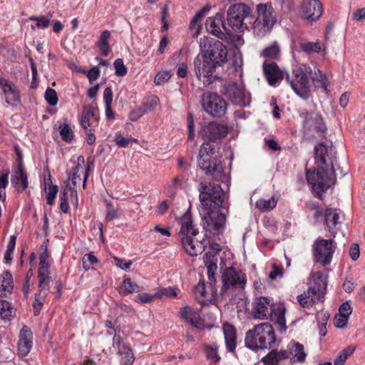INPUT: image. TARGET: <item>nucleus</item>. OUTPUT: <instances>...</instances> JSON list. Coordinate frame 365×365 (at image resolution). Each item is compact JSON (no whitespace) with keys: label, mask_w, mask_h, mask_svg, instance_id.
I'll return each mask as SVG.
<instances>
[{"label":"nucleus","mask_w":365,"mask_h":365,"mask_svg":"<svg viewBox=\"0 0 365 365\" xmlns=\"http://www.w3.org/2000/svg\"><path fill=\"white\" fill-rule=\"evenodd\" d=\"M314 151L317 171L307 170V180L317 195H320L335 182L336 151L331 143H319L315 146Z\"/></svg>","instance_id":"nucleus-1"},{"label":"nucleus","mask_w":365,"mask_h":365,"mask_svg":"<svg viewBox=\"0 0 365 365\" xmlns=\"http://www.w3.org/2000/svg\"><path fill=\"white\" fill-rule=\"evenodd\" d=\"M179 222L181 225L179 236L185 252L192 257L201 254L205 247L204 236L200 235L195 228L190 213L185 212L179 219Z\"/></svg>","instance_id":"nucleus-2"},{"label":"nucleus","mask_w":365,"mask_h":365,"mask_svg":"<svg viewBox=\"0 0 365 365\" xmlns=\"http://www.w3.org/2000/svg\"><path fill=\"white\" fill-rule=\"evenodd\" d=\"M275 341L272 326L269 323H261L247 331L245 344L250 349L257 351L271 348Z\"/></svg>","instance_id":"nucleus-3"},{"label":"nucleus","mask_w":365,"mask_h":365,"mask_svg":"<svg viewBox=\"0 0 365 365\" xmlns=\"http://www.w3.org/2000/svg\"><path fill=\"white\" fill-rule=\"evenodd\" d=\"M327 286V275L322 272H313L311 274L309 288L307 292L297 296V301L302 307H312L315 303L324 298Z\"/></svg>","instance_id":"nucleus-4"},{"label":"nucleus","mask_w":365,"mask_h":365,"mask_svg":"<svg viewBox=\"0 0 365 365\" xmlns=\"http://www.w3.org/2000/svg\"><path fill=\"white\" fill-rule=\"evenodd\" d=\"M198 165L216 180H224L225 174L221 160L217 158L214 148L210 143H203L199 152Z\"/></svg>","instance_id":"nucleus-5"},{"label":"nucleus","mask_w":365,"mask_h":365,"mask_svg":"<svg viewBox=\"0 0 365 365\" xmlns=\"http://www.w3.org/2000/svg\"><path fill=\"white\" fill-rule=\"evenodd\" d=\"M257 17L252 24L253 35L262 38L269 34L277 22V16L271 3L257 6Z\"/></svg>","instance_id":"nucleus-6"},{"label":"nucleus","mask_w":365,"mask_h":365,"mask_svg":"<svg viewBox=\"0 0 365 365\" xmlns=\"http://www.w3.org/2000/svg\"><path fill=\"white\" fill-rule=\"evenodd\" d=\"M200 56L212 62L215 66H222L227 61V49L221 41L205 36L200 39Z\"/></svg>","instance_id":"nucleus-7"},{"label":"nucleus","mask_w":365,"mask_h":365,"mask_svg":"<svg viewBox=\"0 0 365 365\" xmlns=\"http://www.w3.org/2000/svg\"><path fill=\"white\" fill-rule=\"evenodd\" d=\"M252 9L245 4L238 3L231 5L227 11V21L235 31L243 32L248 29L245 19L251 16Z\"/></svg>","instance_id":"nucleus-8"},{"label":"nucleus","mask_w":365,"mask_h":365,"mask_svg":"<svg viewBox=\"0 0 365 365\" xmlns=\"http://www.w3.org/2000/svg\"><path fill=\"white\" fill-rule=\"evenodd\" d=\"M307 74L305 68L296 67L292 70V75L286 76L287 81L295 93L304 99H307L310 96V85Z\"/></svg>","instance_id":"nucleus-9"},{"label":"nucleus","mask_w":365,"mask_h":365,"mask_svg":"<svg viewBox=\"0 0 365 365\" xmlns=\"http://www.w3.org/2000/svg\"><path fill=\"white\" fill-rule=\"evenodd\" d=\"M193 65L194 72L204 87L209 86L219 78L218 75L215 73L217 67L200 55L194 59Z\"/></svg>","instance_id":"nucleus-10"},{"label":"nucleus","mask_w":365,"mask_h":365,"mask_svg":"<svg viewBox=\"0 0 365 365\" xmlns=\"http://www.w3.org/2000/svg\"><path fill=\"white\" fill-rule=\"evenodd\" d=\"M336 244L332 240L318 238L313 245L314 259L322 266L329 265L333 258Z\"/></svg>","instance_id":"nucleus-11"},{"label":"nucleus","mask_w":365,"mask_h":365,"mask_svg":"<svg viewBox=\"0 0 365 365\" xmlns=\"http://www.w3.org/2000/svg\"><path fill=\"white\" fill-rule=\"evenodd\" d=\"M300 117L303 119L304 133L309 137L324 136L327 130L322 116L317 113L302 110Z\"/></svg>","instance_id":"nucleus-12"},{"label":"nucleus","mask_w":365,"mask_h":365,"mask_svg":"<svg viewBox=\"0 0 365 365\" xmlns=\"http://www.w3.org/2000/svg\"><path fill=\"white\" fill-rule=\"evenodd\" d=\"M202 106L210 115L220 118L227 112V103L217 93H207L202 96Z\"/></svg>","instance_id":"nucleus-13"},{"label":"nucleus","mask_w":365,"mask_h":365,"mask_svg":"<svg viewBox=\"0 0 365 365\" xmlns=\"http://www.w3.org/2000/svg\"><path fill=\"white\" fill-rule=\"evenodd\" d=\"M222 286L221 291L226 292L238 289H243L247 282L246 274L240 269L230 267L222 274Z\"/></svg>","instance_id":"nucleus-14"},{"label":"nucleus","mask_w":365,"mask_h":365,"mask_svg":"<svg viewBox=\"0 0 365 365\" xmlns=\"http://www.w3.org/2000/svg\"><path fill=\"white\" fill-rule=\"evenodd\" d=\"M224 192L219 185L201 183L199 198L204 206H221L224 201Z\"/></svg>","instance_id":"nucleus-15"},{"label":"nucleus","mask_w":365,"mask_h":365,"mask_svg":"<svg viewBox=\"0 0 365 365\" xmlns=\"http://www.w3.org/2000/svg\"><path fill=\"white\" fill-rule=\"evenodd\" d=\"M299 9L303 19L313 22L321 17L323 4L320 0H302Z\"/></svg>","instance_id":"nucleus-16"},{"label":"nucleus","mask_w":365,"mask_h":365,"mask_svg":"<svg viewBox=\"0 0 365 365\" xmlns=\"http://www.w3.org/2000/svg\"><path fill=\"white\" fill-rule=\"evenodd\" d=\"M224 94L235 105L245 107L250 104L248 94L241 85L231 83L226 86Z\"/></svg>","instance_id":"nucleus-17"},{"label":"nucleus","mask_w":365,"mask_h":365,"mask_svg":"<svg viewBox=\"0 0 365 365\" xmlns=\"http://www.w3.org/2000/svg\"><path fill=\"white\" fill-rule=\"evenodd\" d=\"M227 131L226 125L212 121L201 127L199 135L205 139L215 141L225 137Z\"/></svg>","instance_id":"nucleus-18"},{"label":"nucleus","mask_w":365,"mask_h":365,"mask_svg":"<svg viewBox=\"0 0 365 365\" xmlns=\"http://www.w3.org/2000/svg\"><path fill=\"white\" fill-rule=\"evenodd\" d=\"M204 228L212 232L219 234L224 230L226 217L224 214L216 211H208L204 216Z\"/></svg>","instance_id":"nucleus-19"},{"label":"nucleus","mask_w":365,"mask_h":365,"mask_svg":"<svg viewBox=\"0 0 365 365\" xmlns=\"http://www.w3.org/2000/svg\"><path fill=\"white\" fill-rule=\"evenodd\" d=\"M273 301L269 297H260L256 298L253 306V315L255 318L264 319L272 315L274 311Z\"/></svg>","instance_id":"nucleus-20"},{"label":"nucleus","mask_w":365,"mask_h":365,"mask_svg":"<svg viewBox=\"0 0 365 365\" xmlns=\"http://www.w3.org/2000/svg\"><path fill=\"white\" fill-rule=\"evenodd\" d=\"M213 282L205 283L199 282L194 288V294L196 299L202 304L211 302L215 297V289Z\"/></svg>","instance_id":"nucleus-21"},{"label":"nucleus","mask_w":365,"mask_h":365,"mask_svg":"<svg viewBox=\"0 0 365 365\" xmlns=\"http://www.w3.org/2000/svg\"><path fill=\"white\" fill-rule=\"evenodd\" d=\"M0 87L4 95L5 101L11 106H17L21 102L18 88L15 84L6 78H0Z\"/></svg>","instance_id":"nucleus-22"},{"label":"nucleus","mask_w":365,"mask_h":365,"mask_svg":"<svg viewBox=\"0 0 365 365\" xmlns=\"http://www.w3.org/2000/svg\"><path fill=\"white\" fill-rule=\"evenodd\" d=\"M33 346V334L30 328L24 326L20 330L17 343V351L20 356H27Z\"/></svg>","instance_id":"nucleus-23"},{"label":"nucleus","mask_w":365,"mask_h":365,"mask_svg":"<svg viewBox=\"0 0 365 365\" xmlns=\"http://www.w3.org/2000/svg\"><path fill=\"white\" fill-rule=\"evenodd\" d=\"M205 26L208 32L220 39L227 38L226 28L223 24V16L217 13L215 16L209 17L206 20Z\"/></svg>","instance_id":"nucleus-24"},{"label":"nucleus","mask_w":365,"mask_h":365,"mask_svg":"<svg viewBox=\"0 0 365 365\" xmlns=\"http://www.w3.org/2000/svg\"><path fill=\"white\" fill-rule=\"evenodd\" d=\"M304 66L305 67L306 72L310 76L314 86L326 92L327 90V76L313 63L309 66L304 65Z\"/></svg>","instance_id":"nucleus-25"},{"label":"nucleus","mask_w":365,"mask_h":365,"mask_svg":"<svg viewBox=\"0 0 365 365\" xmlns=\"http://www.w3.org/2000/svg\"><path fill=\"white\" fill-rule=\"evenodd\" d=\"M98 118L99 110L92 106H86L83 108L80 123L81 126L87 130L93 125V123H97Z\"/></svg>","instance_id":"nucleus-26"},{"label":"nucleus","mask_w":365,"mask_h":365,"mask_svg":"<svg viewBox=\"0 0 365 365\" xmlns=\"http://www.w3.org/2000/svg\"><path fill=\"white\" fill-rule=\"evenodd\" d=\"M263 71L267 80L271 86L275 85L276 83L283 79L284 73L275 63L264 62Z\"/></svg>","instance_id":"nucleus-27"},{"label":"nucleus","mask_w":365,"mask_h":365,"mask_svg":"<svg viewBox=\"0 0 365 365\" xmlns=\"http://www.w3.org/2000/svg\"><path fill=\"white\" fill-rule=\"evenodd\" d=\"M289 359L292 363H302L305 361L307 354L304 346L299 342L291 341L287 345Z\"/></svg>","instance_id":"nucleus-28"},{"label":"nucleus","mask_w":365,"mask_h":365,"mask_svg":"<svg viewBox=\"0 0 365 365\" xmlns=\"http://www.w3.org/2000/svg\"><path fill=\"white\" fill-rule=\"evenodd\" d=\"M325 222L329 232L333 235L337 232L338 225L340 224L339 210L333 208H327L324 212Z\"/></svg>","instance_id":"nucleus-29"},{"label":"nucleus","mask_w":365,"mask_h":365,"mask_svg":"<svg viewBox=\"0 0 365 365\" xmlns=\"http://www.w3.org/2000/svg\"><path fill=\"white\" fill-rule=\"evenodd\" d=\"M287 359H289V353L287 350L273 349L262 359V361L264 365H279L282 361Z\"/></svg>","instance_id":"nucleus-30"},{"label":"nucleus","mask_w":365,"mask_h":365,"mask_svg":"<svg viewBox=\"0 0 365 365\" xmlns=\"http://www.w3.org/2000/svg\"><path fill=\"white\" fill-rule=\"evenodd\" d=\"M50 264L48 261H40L38 269V287L49 289L50 273L48 269Z\"/></svg>","instance_id":"nucleus-31"},{"label":"nucleus","mask_w":365,"mask_h":365,"mask_svg":"<svg viewBox=\"0 0 365 365\" xmlns=\"http://www.w3.org/2000/svg\"><path fill=\"white\" fill-rule=\"evenodd\" d=\"M180 317L193 327H199L202 324L199 312L190 307L181 309Z\"/></svg>","instance_id":"nucleus-32"},{"label":"nucleus","mask_w":365,"mask_h":365,"mask_svg":"<svg viewBox=\"0 0 365 365\" xmlns=\"http://www.w3.org/2000/svg\"><path fill=\"white\" fill-rule=\"evenodd\" d=\"M223 332L227 349L231 352L234 351L237 344V336L235 327L230 324H224Z\"/></svg>","instance_id":"nucleus-33"},{"label":"nucleus","mask_w":365,"mask_h":365,"mask_svg":"<svg viewBox=\"0 0 365 365\" xmlns=\"http://www.w3.org/2000/svg\"><path fill=\"white\" fill-rule=\"evenodd\" d=\"M13 277L9 272H4L1 277L0 296H6L13 290Z\"/></svg>","instance_id":"nucleus-34"},{"label":"nucleus","mask_w":365,"mask_h":365,"mask_svg":"<svg viewBox=\"0 0 365 365\" xmlns=\"http://www.w3.org/2000/svg\"><path fill=\"white\" fill-rule=\"evenodd\" d=\"M49 289L38 287V291L35 295L33 303L34 313L35 316L38 315L45 301L47 292Z\"/></svg>","instance_id":"nucleus-35"},{"label":"nucleus","mask_w":365,"mask_h":365,"mask_svg":"<svg viewBox=\"0 0 365 365\" xmlns=\"http://www.w3.org/2000/svg\"><path fill=\"white\" fill-rule=\"evenodd\" d=\"M110 37V32L108 30H105L101 33L98 41L97 43V46L100 51L105 56H107L110 51V46L108 43V40Z\"/></svg>","instance_id":"nucleus-36"},{"label":"nucleus","mask_w":365,"mask_h":365,"mask_svg":"<svg viewBox=\"0 0 365 365\" xmlns=\"http://www.w3.org/2000/svg\"><path fill=\"white\" fill-rule=\"evenodd\" d=\"M285 309L284 307H278L274 309L272 313V319L275 320L277 324L279 326L280 331H284L286 329V320L284 317Z\"/></svg>","instance_id":"nucleus-37"},{"label":"nucleus","mask_w":365,"mask_h":365,"mask_svg":"<svg viewBox=\"0 0 365 365\" xmlns=\"http://www.w3.org/2000/svg\"><path fill=\"white\" fill-rule=\"evenodd\" d=\"M278 197L273 195L269 199H259L256 202V207L262 212H267L274 209L277 203Z\"/></svg>","instance_id":"nucleus-38"},{"label":"nucleus","mask_w":365,"mask_h":365,"mask_svg":"<svg viewBox=\"0 0 365 365\" xmlns=\"http://www.w3.org/2000/svg\"><path fill=\"white\" fill-rule=\"evenodd\" d=\"M140 291V287L133 282L130 278L125 279L119 287V292L128 294Z\"/></svg>","instance_id":"nucleus-39"},{"label":"nucleus","mask_w":365,"mask_h":365,"mask_svg":"<svg viewBox=\"0 0 365 365\" xmlns=\"http://www.w3.org/2000/svg\"><path fill=\"white\" fill-rule=\"evenodd\" d=\"M185 182V178L182 175L175 177L171 181V183L167 187V192L169 197H174L178 190L182 187Z\"/></svg>","instance_id":"nucleus-40"},{"label":"nucleus","mask_w":365,"mask_h":365,"mask_svg":"<svg viewBox=\"0 0 365 365\" xmlns=\"http://www.w3.org/2000/svg\"><path fill=\"white\" fill-rule=\"evenodd\" d=\"M117 354L121 356L120 361L123 365H132L135 361L134 354L129 346H124L120 353H118Z\"/></svg>","instance_id":"nucleus-41"},{"label":"nucleus","mask_w":365,"mask_h":365,"mask_svg":"<svg viewBox=\"0 0 365 365\" xmlns=\"http://www.w3.org/2000/svg\"><path fill=\"white\" fill-rule=\"evenodd\" d=\"M14 315L13 307L6 300H0V316L4 319H10Z\"/></svg>","instance_id":"nucleus-42"},{"label":"nucleus","mask_w":365,"mask_h":365,"mask_svg":"<svg viewBox=\"0 0 365 365\" xmlns=\"http://www.w3.org/2000/svg\"><path fill=\"white\" fill-rule=\"evenodd\" d=\"M280 50L279 46L274 43L267 48H265L262 52V56L264 58L277 59L279 56Z\"/></svg>","instance_id":"nucleus-43"},{"label":"nucleus","mask_w":365,"mask_h":365,"mask_svg":"<svg viewBox=\"0 0 365 365\" xmlns=\"http://www.w3.org/2000/svg\"><path fill=\"white\" fill-rule=\"evenodd\" d=\"M299 47L306 53H319L322 50L319 42H303L300 43Z\"/></svg>","instance_id":"nucleus-44"},{"label":"nucleus","mask_w":365,"mask_h":365,"mask_svg":"<svg viewBox=\"0 0 365 365\" xmlns=\"http://www.w3.org/2000/svg\"><path fill=\"white\" fill-rule=\"evenodd\" d=\"M205 352L208 359L217 362L220 359L217 346L215 344L205 346Z\"/></svg>","instance_id":"nucleus-45"},{"label":"nucleus","mask_w":365,"mask_h":365,"mask_svg":"<svg viewBox=\"0 0 365 365\" xmlns=\"http://www.w3.org/2000/svg\"><path fill=\"white\" fill-rule=\"evenodd\" d=\"M15 180L21 181V190H24L28 187L27 175L24 172L21 162L19 163L15 175Z\"/></svg>","instance_id":"nucleus-46"},{"label":"nucleus","mask_w":365,"mask_h":365,"mask_svg":"<svg viewBox=\"0 0 365 365\" xmlns=\"http://www.w3.org/2000/svg\"><path fill=\"white\" fill-rule=\"evenodd\" d=\"M45 190L46 193L47 203L52 205L54 203V200L58 190V186L50 185L47 187V183L45 182Z\"/></svg>","instance_id":"nucleus-47"},{"label":"nucleus","mask_w":365,"mask_h":365,"mask_svg":"<svg viewBox=\"0 0 365 365\" xmlns=\"http://www.w3.org/2000/svg\"><path fill=\"white\" fill-rule=\"evenodd\" d=\"M51 17H52L51 13H48V15H46V16H39V19H38V21H37L36 26H31V29L34 30L35 28L41 29H46L50 24Z\"/></svg>","instance_id":"nucleus-48"},{"label":"nucleus","mask_w":365,"mask_h":365,"mask_svg":"<svg viewBox=\"0 0 365 365\" xmlns=\"http://www.w3.org/2000/svg\"><path fill=\"white\" fill-rule=\"evenodd\" d=\"M46 102L51 106H54L58 103V96L56 91L53 88H48L44 94Z\"/></svg>","instance_id":"nucleus-49"},{"label":"nucleus","mask_w":365,"mask_h":365,"mask_svg":"<svg viewBox=\"0 0 365 365\" xmlns=\"http://www.w3.org/2000/svg\"><path fill=\"white\" fill-rule=\"evenodd\" d=\"M159 103V98L155 96L149 97L142 107L146 113L153 110Z\"/></svg>","instance_id":"nucleus-50"},{"label":"nucleus","mask_w":365,"mask_h":365,"mask_svg":"<svg viewBox=\"0 0 365 365\" xmlns=\"http://www.w3.org/2000/svg\"><path fill=\"white\" fill-rule=\"evenodd\" d=\"M120 217V212L118 208H115L112 203H107L106 220L111 221Z\"/></svg>","instance_id":"nucleus-51"},{"label":"nucleus","mask_w":365,"mask_h":365,"mask_svg":"<svg viewBox=\"0 0 365 365\" xmlns=\"http://www.w3.org/2000/svg\"><path fill=\"white\" fill-rule=\"evenodd\" d=\"M83 267L86 271L90 269L91 266L98 263L97 257L91 253L86 254L82 259Z\"/></svg>","instance_id":"nucleus-52"},{"label":"nucleus","mask_w":365,"mask_h":365,"mask_svg":"<svg viewBox=\"0 0 365 365\" xmlns=\"http://www.w3.org/2000/svg\"><path fill=\"white\" fill-rule=\"evenodd\" d=\"M60 135L65 141H71L73 138V132L69 125L66 123L59 126Z\"/></svg>","instance_id":"nucleus-53"},{"label":"nucleus","mask_w":365,"mask_h":365,"mask_svg":"<svg viewBox=\"0 0 365 365\" xmlns=\"http://www.w3.org/2000/svg\"><path fill=\"white\" fill-rule=\"evenodd\" d=\"M115 67V74L118 76H123L127 73V68L123 63V61L121 58H118L115 61L114 63Z\"/></svg>","instance_id":"nucleus-54"},{"label":"nucleus","mask_w":365,"mask_h":365,"mask_svg":"<svg viewBox=\"0 0 365 365\" xmlns=\"http://www.w3.org/2000/svg\"><path fill=\"white\" fill-rule=\"evenodd\" d=\"M171 77L170 71H164L158 72L154 78V82L156 85H162L167 82Z\"/></svg>","instance_id":"nucleus-55"},{"label":"nucleus","mask_w":365,"mask_h":365,"mask_svg":"<svg viewBox=\"0 0 365 365\" xmlns=\"http://www.w3.org/2000/svg\"><path fill=\"white\" fill-rule=\"evenodd\" d=\"M154 296L160 298L163 297H175L177 296L176 290L173 287L160 288Z\"/></svg>","instance_id":"nucleus-56"},{"label":"nucleus","mask_w":365,"mask_h":365,"mask_svg":"<svg viewBox=\"0 0 365 365\" xmlns=\"http://www.w3.org/2000/svg\"><path fill=\"white\" fill-rule=\"evenodd\" d=\"M60 208L62 212L66 213L68 211V193L66 189L61 192L59 196Z\"/></svg>","instance_id":"nucleus-57"},{"label":"nucleus","mask_w":365,"mask_h":365,"mask_svg":"<svg viewBox=\"0 0 365 365\" xmlns=\"http://www.w3.org/2000/svg\"><path fill=\"white\" fill-rule=\"evenodd\" d=\"M114 141L118 146L120 148H126L130 145L132 139L125 138L120 133H116L114 137Z\"/></svg>","instance_id":"nucleus-58"},{"label":"nucleus","mask_w":365,"mask_h":365,"mask_svg":"<svg viewBox=\"0 0 365 365\" xmlns=\"http://www.w3.org/2000/svg\"><path fill=\"white\" fill-rule=\"evenodd\" d=\"M351 312L352 307L349 301L342 303L341 305L339 307V314L343 315L349 318Z\"/></svg>","instance_id":"nucleus-59"},{"label":"nucleus","mask_w":365,"mask_h":365,"mask_svg":"<svg viewBox=\"0 0 365 365\" xmlns=\"http://www.w3.org/2000/svg\"><path fill=\"white\" fill-rule=\"evenodd\" d=\"M348 317H346L343 315L337 314L334 317V325L336 327L339 329H343L347 325Z\"/></svg>","instance_id":"nucleus-60"},{"label":"nucleus","mask_w":365,"mask_h":365,"mask_svg":"<svg viewBox=\"0 0 365 365\" xmlns=\"http://www.w3.org/2000/svg\"><path fill=\"white\" fill-rule=\"evenodd\" d=\"M124 346H128L123 343L120 335L115 334L113 338V347L117 350V354L120 353Z\"/></svg>","instance_id":"nucleus-61"},{"label":"nucleus","mask_w":365,"mask_h":365,"mask_svg":"<svg viewBox=\"0 0 365 365\" xmlns=\"http://www.w3.org/2000/svg\"><path fill=\"white\" fill-rule=\"evenodd\" d=\"M272 270L269 274V278L272 280L275 279L277 277H282L283 271L281 267L274 264L272 267Z\"/></svg>","instance_id":"nucleus-62"},{"label":"nucleus","mask_w":365,"mask_h":365,"mask_svg":"<svg viewBox=\"0 0 365 365\" xmlns=\"http://www.w3.org/2000/svg\"><path fill=\"white\" fill-rule=\"evenodd\" d=\"M205 267L212 264H217V257L215 254L206 253L203 257Z\"/></svg>","instance_id":"nucleus-63"},{"label":"nucleus","mask_w":365,"mask_h":365,"mask_svg":"<svg viewBox=\"0 0 365 365\" xmlns=\"http://www.w3.org/2000/svg\"><path fill=\"white\" fill-rule=\"evenodd\" d=\"M87 76L90 83L96 81L100 76V70L98 66H94L87 71Z\"/></svg>","instance_id":"nucleus-64"}]
</instances>
